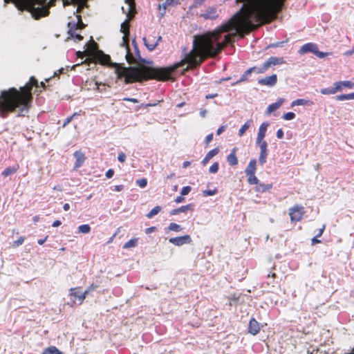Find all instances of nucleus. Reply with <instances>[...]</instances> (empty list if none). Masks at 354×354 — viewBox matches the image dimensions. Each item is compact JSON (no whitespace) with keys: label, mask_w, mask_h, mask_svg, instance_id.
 Masks as SVG:
<instances>
[{"label":"nucleus","mask_w":354,"mask_h":354,"mask_svg":"<svg viewBox=\"0 0 354 354\" xmlns=\"http://www.w3.org/2000/svg\"><path fill=\"white\" fill-rule=\"evenodd\" d=\"M272 187V184H264V183H259L257 186L255 187V192L263 193V192H268Z\"/></svg>","instance_id":"obj_23"},{"label":"nucleus","mask_w":354,"mask_h":354,"mask_svg":"<svg viewBox=\"0 0 354 354\" xmlns=\"http://www.w3.org/2000/svg\"><path fill=\"white\" fill-rule=\"evenodd\" d=\"M22 104V87L19 91L15 88L4 90L0 95V115L6 117L8 112L14 111L16 108Z\"/></svg>","instance_id":"obj_3"},{"label":"nucleus","mask_w":354,"mask_h":354,"mask_svg":"<svg viewBox=\"0 0 354 354\" xmlns=\"http://www.w3.org/2000/svg\"><path fill=\"white\" fill-rule=\"evenodd\" d=\"M73 120V119L71 116L66 118L62 124V127H66Z\"/></svg>","instance_id":"obj_51"},{"label":"nucleus","mask_w":354,"mask_h":354,"mask_svg":"<svg viewBox=\"0 0 354 354\" xmlns=\"http://www.w3.org/2000/svg\"><path fill=\"white\" fill-rule=\"evenodd\" d=\"M283 43H284L283 41L277 42V43L271 44L270 46L271 47H280V46H283Z\"/></svg>","instance_id":"obj_57"},{"label":"nucleus","mask_w":354,"mask_h":354,"mask_svg":"<svg viewBox=\"0 0 354 354\" xmlns=\"http://www.w3.org/2000/svg\"><path fill=\"white\" fill-rule=\"evenodd\" d=\"M126 3H127V6H128L127 17L129 18H131L133 17V13L135 10L134 2L133 0H126Z\"/></svg>","instance_id":"obj_26"},{"label":"nucleus","mask_w":354,"mask_h":354,"mask_svg":"<svg viewBox=\"0 0 354 354\" xmlns=\"http://www.w3.org/2000/svg\"><path fill=\"white\" fill-rule=\"evenodd\" d=\"M45 88V84L43 82L40 84L34 77H30L29 82L24 86V111L30 106V102L32 100V91L36 92L39 87Z\"/></svg>","instance_id":"obj_4"},{"label":"nucleus","mask_w":354,"mask_h":354,"mask_svg":"<svg viewBox=\"0 0 354 354\" xmlns=\"http://www.w3.org/2000/svg\"><path fill=\"white\" fill-rule=\"evenodd\" d=\"M226 125H222L216 131V134L220 135L226 129Z\"/></svg>","instance_id":"obj_52"},{"label":"nucleus","mask_w":354,"mask_h":354,"mask_svg":"<svg viewBox=\"0 0 354 354\" xmlns=\"http://www.w3.org/2000/svg\"><path fill=\"white\" fill-rule=\"evenodd\" d=\"M268 69V68L267 66H266V64L264 62L263 64L261 66L256 67V71L254 72L257 73H263Z\"/></svg>","instance_id":"obj_44"},{"label":"nucleus","mask_w":354,"mask_h":354,"mask_svg":"<svg viewBox=\"0 0 354 354\" xmlns=\"http://www.w3.org/2000/svg\"><path fill=\"white\" fill-rule=\"evenodd\" d=\"M268 126V122H263L261 124L258 130L256 140H264Z\"/></svg>","instance_id":"obj_16"},{"label":"nucleus","mask_w":354,"mask_h":354,"mask_svg":"<svg viewBox=\"0 0 354 354\" xmlns=\"http://www.w3.org/2000/svg\"><path fill=\"white\" fill-rule=\"evenodd\" d=\"M277 81V75L274 74L270 76L266 77L264 78L258 80V83L262 85H266L272 86L276 84Z\"/></svg>","instance_id":"obj_12"},{"label":"nucleus","mask_w":354,"mask_h":354,"mask_svg":"<svg viewBox=\"0 0 354 354\" xmlns=\"http://www.w3.org/2000/svg\"><path fill=\"white\" fill-rule=\"evenodd\" d=\"M312 53L317 56L319 58H324L328 55L327 53H323L319 50L318 46L314 43H307L303 45L299 50V53L301 55Z\"/></svg>","instance_id":"obj_7"},{"label":"nucleus","mask_w":354,"mask_h":354,"mask_svg":"<svg viewBox=\"0 0 354 354\" xmlns=\"http://www.w3.org/2000/svg\"><path fill=\"white\" fill-rule=\"evenodd\" d=\"M295 114L293 112H288L284 113L282 118L285 120H292L295 118Z\"/></svg>","instance_id":"obj_38"},{"label":"nucleus","mask_w":354,"mask_h":354,"mask_svg":"<svg viewBox=\"0 0 354 354\" xmlns=\"http://www.w3.org/2000/svg\"><path fill=\"white\" fill-rule=\"evenodd\" d=\"M320 93L323 95H332L334 94L333 88H324L320 90Z\"/></svg>","instance_id":"obj_42"},{"label":"nucleus","mask_w":354,"mask_h":354,"mask_svg":"<svg viewBox=\"0 0 354 354\" xmlns=\"http://www.w3.org/2000/svg\"><path fill=\"white\" fill-rule=\"evenodd\" d=\"M326 225H324L322 228L319 229L318 234H317V236H321L325 230Z\"/></svg>","instance_id":"obj_58"},{"label":"nucleus","mask_w":354,"mask_h":354,"mask_svg":"<svg viewBox=\"0 0 354 354\" xmlns=\"http://www.w3.org/2000/svg\"><path fill=\"white\" fill-rule=\"evenodd\" d=\"M336 100L338 101L354 100V93L338 95L336 96Z\"/></svg>","instance_id":"obj_28"},{"label":"nucleus","mask_w":354,"mask_h":354,"mask_svg":"<svg viewBox=\"0 0 354 354\" xmlns=\"http://www.w3.org/2000/svg\"><path fill=\"white\" fill-rule=\"evenodd\" d=\"M190 165H191V162H190V161H185V162H183V168H187V167H189Z\"/></svg>","instance_id":"obj_64"},{"label":"nucleus","mask_w":354,"mask_h":354,"mask_svg":"<svg viewBox=\"0 0 354 354\" xmlns=\"http://www.w3.org/2000/svg\"><path fill=\"white\" fill-rule=\"evenodd\" d=\"M256 144L260 148L259 162L261 165H263L267 161L268 143L265 140H256Z\"/></svg>","instance_id":"obj_9"},{"label":"nucleus","mask_w":354,"mask_h":354,"mask_svg":"<svg viewBox=\"0 0 354 354\" xmlns=\"http://www.w3.org/2000/svg\"><path fill=\"white\" fill-rule=\"evenodd\" d=\"M161 39V37L159 36L158 38L157 39L156 41H152V42H149V39H147L146 38H143V40H144V42H145V44L146 46V47L149 50H153L156 48V47L157 46L158 44V41Z\"/></svg>","instance_id":"obj_25"},{"label":"nucleus","mask_w":354,"mask_h":354,"mask_svg":"<svg viewBox=\"0 0 354 354\" xmlns=\"http://www.w3.org/2000/svg\"><path fill=\"white\" fill-rule=\"evenodd\" d=\"M237 150V147H234L227 156V161L231 166H235L238 164V159L236 155Z\"/></svg>","instance_id":"obj_15"},{"label":"nucleus","mask_w":354,"mask_h":354,"mask_svg":"<svg viewBox=\"0 0 354 354\" xmlns=\"http://www.w3.org/2000/svg\"><path fill=\"white\" fill-rule=\"evenodd\" d=\"M252 123L253 122L252 120H248L239 130V136H243L245 131L252 126Z\"/></svg>","instance_id":"obj_24"},{"label":"nucleus","mask_w":354,"mask_h":354,"mask_svg":"<svg viewBox=\"0 0 354 354\" xmlns=\"http://www.w3.org/2000/svg\"><path fill=\"white\" fill-rule=\"evenodd\" d=\"M284 0H236L241 8L227 22L214 30H252L271 21Z\"/></svg>","instance_id":"obj_1"},{"label":"nucleus","mask_w":354,"mask_h":354,"mask_svg":"<svg viewBox=\"0 0 354 354\" xmlns=\"http://www.w3.org/2000/svg\"><path fill=\"white\" fill-rule=\"evenodd\" d=\"M219 152V149L216 147L212 150H210L205 156V158L201 161L203 165H205L214 156L217 155Z\"/></svg>","instance_id":"obj_21"},{"label":"nucleus","mask_w":354,"mask_h":354,"mask_svg":"<svg viewBox=\"0 0 354 354\" xmlns=\"http://www.w3.org/2000/svg\"><path fill=\"white\" fill-rule=\"evenodd\" d=\"M313 104V102L310 101L306 99H297L295 100H293L291 102V107H294L296 106H304V105H308L311 106Z\"/></svg>","instance_id":"obj_22"},{"label":"nucleus","mask_w":354,"mask_h":354,"mask_svg":"<svg viewBox=\"0 0 354 354\" xmlns=\"http://www.w3.org/2000/svg\"><path fill=\"white\" fill-rule=\"evenodd\" d=\"M120 30L124 34V35L122 37V41L120 44V46L122 48H123L124 51H125V53H126L125 54V57H126L127 61L129 64H132V63L134 62L135 59H134L133 56L132 55V54H131L130 52H129V22H128V20H126L124 22H123L121 24Z\"/></svg>","instance_id":"obj_5"},{"label":"nucleus","mask_w":354,"mask_h":354,"mask_svg":"<svg viewBox=\"0 0 354 354\" xmlns=\"http://www.w3.org/2000/svg\"><path fill=\"white\" fill-rule=\"evenodd\" d=\"M69 296L73 304L76 302L82 304L86 298L84 292L80 291V288H71L69 290Z\"/></svg>","instance_id":"obj_10"},{"label":"nucleus","mask_w":354,"mask_h":354,"mask_svg":"<svg viewBox=\"0 0 354 354\" xmlns=\"http://www.w3.org/2000/svg\"><path fill=\"white\" fill-rule=\"evenodd\" d=\"M126 154L124 153V152H119L118 153V160L120 162H125L126 160Z\"/></svg>","instance_id":"obj_47"},{"label":"nucleus","mask_w":354,"mask_h":354,"mask_svg":"<svg viewBox=\"0 0 354 354\" xmlns=\"http://www.w3.org/2000/svg\"><path fill=\"white\" fill-rule=\"evenodd\" d=\"M161 209V207L160 206H156L154 207L147 214V216L149 218H151L155 215H156Z\"/></svg>","instance_id":"obj_34"},{"label":"nucleus","mask_w":354,"mask_h":354,"mask_svg":"<svg viewBox=\"0 0 354 354\" xmlns=\"http://www.w3.org/2000/svg\"><path fill=\"white\" fill-rule=\"evenodd\" d=\"M56 0H24V10H27L32 17L38 19L48 15V9ZM64 6L71 3L77 5V12H80L86 0H62Z\"/></svg>","instance_id":"obj_2"},{"label":"nucleus","mask_w":354,"mask_h":354,"mask_svg":"<svg viewBox=\"0 0 354 354\" xmlns=\"http://www.w3.org/2000/svg\"><path fill=\"white\" fill-rule=\"evenodd\" d=\"M169 241L174 245L180 247L183 245L192 243V239L190 235L185 234L184 236L170 238Z\"/></svg>","instance_id":"obj_11"},{"label":"nucleus","mask_w":354,"mask_h":354,"mask_svg":"<svg viewBox=\"0 0 354 354\" xmlns=\"http://www.w3.org/2000/svg\"><path fill=\"white\" fill-rule=\"evenodd\" d=\"M317 237L318 236H316L315 237H313L312 239L311 242H312L313 245H315V244L320 243V240L317 239Z\"/></svg>","instance_id":"obj_60"},{"label":"nucleus","mask_w":354,"mask_h":354,"mask_svg":"<svg viewBox=\"0 0 354 354\" xmlns=\"http://www.w3.org/2000/svg\"><path fill=\"white\" fill-rule=\"evenodd\" d=\"M285 100L282 97H280L277 100V101L274 103L270 104L266 110V114L270 115L271 113L278 109L284 102Z\"/></svg>","instance_id":"obj_19"},{"label":"nucleus","mask_w":354,"mask_h":354,"mask_svg":"<svg viewBox=\"0 0 354 354\" xmlns=\"http://www.w3.org/2000/svg\"><path fill=\"white\" fill-rule=\"evenodd\" d=\"M218 170V163L214 162L209 169V172L210 174H216Z\"/></svg>","instance_id":"obj_40"},{"label":"nucleus","mask_w":354,"mask_h":354,"mask_svg":"<svg viewBox=\"0 0 354 354\" xmlns=\"http://www.w3.org/2000/svg\"><path fill=\"white\" fill-rule=\"evenodd\" d=\"M341 84V82H336L333 84V89L334 91V94L342 91L343 86Z\"/></svg>","instance_id":"obj_37"},{"label":"nucleus","mask_w":354,"mask_h":354,"mask_svg":"<svg viewBox=\"0 0 354 354\" xmlns=\"http://www.w3.org/2000/svg\"><path fill=\"white\" fill-rule=\"evenodd\" d=\"M74 157L75 158V168L80 167L85 160L84 153L80 151H76L74 153Z\"/></svg>","instance_id":"obj_17"},{"label":"nucleus","mask_w":354,"mask_h":354,"mask_svg":"<svg viewBox=\"0 0 354 354\" xmlns=\"http://www.w3.org/2000/svg\"><path fill=\"white\" fill-rule=\"evenodd\" d=\"M257 170V160L253 158L251 159L245 169V173L246 176L255 174Z\"/></svg>","instance_id":"obj_18"},{"label":"nucleus","mask_w":354,"mask_h":354,"mask_svg":"<svg viewBox=\"0 0 354 354\" xmlns=\"http://www.w3.org/2000/svg\"><path fill=\"white\" fill-rule=\"evenodd\" d=\"M192 187L190 186H185L183 187L180 191V194L182 196H186L189 194V193L191 192Z\"/></svg>","instance_id":"obj_46"},{"label":"nucleus","mask_w":354,"mask_h":354,"mask_svg":"<svg viewBox=\"0 0 354 354\" xmlns=\"http://www.w3.org/2000/svg\"><path fill=\"white\" fill-rule=\"evenodd\" d=\"M98 59L102 64H106L109 62L110 57L106 55L100 53L98 54Z\"/></svg>","instance_id":"obj_35"},{"label":"nucleus","mask_w":354,"mask_h":354,"mask_svg":"<svg viewBox=\"0 0 354 354\" xmlns=\"http://www.w3.org/2000/svg\"><path fill=\"white\" fill-rule=\"evenodd\" d=\"M213 139V134L210 133L208 134L205 138V142L207 145H208Z\"/></svg>","instance_id":"obj_53"},{"label":"nucleus","mask_w":354,"mask_h":354,"mask_svg":"<svg viewBox=\"0 0 354 354\" xmlns=\"http://www.w3.org/2000/svg\"><path fill=\"white\" fill-rule=\"evenodd\" d=\"M185 201V198L183 197V196H178L176 198L175 202L176 203H180Z\"/></svg>","instance_id":"obj_55"},{"label":"nucleus","mask_w":354,"mask_h":354,"mask_svg":"<svg viewBox=\"0 0 354 354\" xmlns=\"http://www.w3.org/2000/svg\"><path fill=\"white\" fill-rule=\"evenodd\" d=\"M188 210L193 211L194 210V205L193 204H188L186 205H183L178 208L172 209L170 212L171 215H176L181 212H185Z\"/></svg>","instance_id":"obj_20"},{"label":"nucleus","mask_w":354,"mask_h":354,"mask_svg":"<svg viewBox=\"0 0 354 354\" xmlns=\"http://www.w3.org/2000/svg\"><path fill=\"white\" fill-rule=\"evenodd\" d=\"M19 167H15V166H13V167H9L8 168H6V169H4V171L2 172V175L5 177L6 176H10L13 174H15L17 170L18 169Z\"/></svg>","instance_id":"obj_30"},{"label":"nucleus","mask_w":354,"mask_h":354,"mask_svg":"<svg viewBox=\"0 0 354 354\" xmlns=\"http://www.w3.org/2000/svg\"><path fill=\"white\" fill-rule=\"evenodd\" d=\"M42 354H62V353L55 346H53L45 348Z\"/></svg>","instance_id":"obj_27"},{"label":"nucleus","mask_w":354,"mask_h":354,"mask_svg":"<svg viewBox=\"0 0 354 354\" xmlns=\"http://www.w3.org/2000/svg\"><path fill=\"white\" fill-rule=\"evenodd\" d=\"M155 230V227H148L146 229V233L147 234H149V233H151L152 232H153Z\"/></svg>","instance_id":"obj_63"},{"label":"nucleus","mask_w":354,"mask_h":354,"mask_svg":"<svg viewBox=\"0 0 354 354\" xmlns=\"http://www.w3.org/2000/svg\"><path fill=\"white\" fill-rule=\"evenodd\" d=\"M138 238H133V239H130L129 241H127V243H125L124 244L123 248L129 249V248L136 247L138 244Z\"/></svg>","instance_id":"obj_29"},{"label":"nucleus","mask_w":354,"mask_h":354,"mask_svg":"<svg viewBox=\"0 0 354 354\" xmlns=\"http://www.w3.org/2000/svg\"><path fill=\"white\" fill-rule=\"evenodd\" d=\"M259 330L260 326L259 322L254 318H252L249 322L248 332L255 335L259 333Z\"/></svg>","instance_id":"obj_13"},{"label":"nucleus","mask_w":354,"mask_h":354,"mask_svg":"<svg viewBox=\"0 0 354 354\" xmlns=\"http://www.w3.org/2000/svg\"><path fill=\"white\" fill-rule=\"evenodd\" d=\"M136 184L141 188H144L147 185V180L146 178H140L136 180Z\"/></svg>","instance_id":"obj_41"},{"label":"nucleus","mask_w":354,"mask_h":354,"mask_svg":"<svg viewBox=\"0 0 354 354\" xmlns=\"http://www.w3.org/2000/svg\"><path fill=\"white\" fill-rule=\"evenodd\" d=\"M124 100L134 102V103L138 102V100L136 98L124 97Z\"/></svg>","instance_id":"obj_59"},{"label":"nucleus","mask_w":354,"mask_h":354,"mask_svg":"<svg viewBox=\"0 0 354 354\" xmlns=\"http://www.w3.org/2000/svg\"><path fill=\"white\" fill-rule=\"evenodd\" d=\"M247 176H248V183L250 185H258L259 184V180L257 178V177L255 176V174L249 175Z\"/></svg>","instance_id":"obj_33"},{"label":"nucleus","mask_w":354,"mask_h":354,"mask_svg":"<svg viewBox=\"0 0 354 354\" xmlns=\"http://www.w3.org/2000/svg\"><path fill=\"white\" fill-rule=\"evenodd\" d=\"M124 189V186L122 185H115L114 186L113 190L115 192H120Z\"/></svg>","instance_id":"obj_56"},{"label":"nucleus","mask_w":354,"mask_h":354,"mask_svg":"<svg viewBox=\"0 0 354 354\" xmlns=\"http://www.w3.org/2000/svg\"><path fill=\"white\" fill-rule=\"evenodd\" d=\"M113 174H114V171L112 169H109V170L106 171L105 176L108 178H111L113 177Z\"/></svg>","instance_id":"obj_48"},{"label":"nucleus","mask_w":354,"mask_h":354,"mask_svg":"<svg viewBox=\"0 0 354 354\" xmlns=\"http://www.w3.org/2000/svg\"><path fill=\"white\" fill-rule=\"evenodd\" d=\"M353 53H354V47L351 50L345 52L344 55L346 56H350Z\"/></svg>","instance_id":"obj_62"},{"label":"nucleus","mask_w":354,"mask_h":354,"mask_svg":"<svg viewBox=\"0 0 354 354\" xmlns=\"http://www.w3.org/2000/svg\"><path fill=\"white\" fill-rule=\"evenodd\" d=\"M77 21H69L68 23L69 37L72 38L75 41H79L82 39V36L77 31L84 27V24L82 21L81 17L76 15Z\"/></svg>","instance_id":"obj_6"},{"label":"nucleus","mask_w":354,"mask_h":354,"mask_svg":"<svg viewBox=\"0 0 354 354\" xmlns=\"http://www.w3.org/2000/svg\"><path fill=\"white\" fill-rule=\"evenodd\" d=\"M341 84L343 87H346L348 88H354V82L351 81H341Z\"/></svg>","instance_id":"obj_45"},{"label":"nucleus","mask_w":354,"mask_h":354,"mask_svg":"<svg viewBox=\"0 0 354 354\" xmlns=\"http://www.w3.org/2000/svg\"><path fill=\"white\" fill-rule=\"evenodd\" d=\"M97 285H95L93 283L87 287V288L84 292L85 296L86 297V295H88L90 292L94 291L97 288Z\"/></svg>","instance_id":"obj_43"},{"label":"nucleus","mask_w":354,"mask_h":354,"mask_svg":"<svg viewBox=\"0 0 354 354\" xmlns=\"http://www.w3.org/2000/svg\"><path fill=\"white\" fill-rule=\"evenodd\" d=\"M61 225V221L59 220H56L53 223L52 226L54 227H58Z\"/></svg>","instance_id":"obj_61"},{"label":"nucleus","mask_w":354,"mask_h":354,"mask_svg":"<svg viewBox=\"0 0 354 354\" xmlns=\"http://www.w3.org/2000/svg\"><path fill=\"white\" fill-rule=\"evenodd\" d=\"M167 230L168 231H174L176 232H180L183 230V228L180 225L176 223H171L169 225V226L167 227Z\"/></svg>","instance_id":"obj_31"},{"label":"nucleus","mask_w":354,"mask_h":354,"mask_svg":"<svg viewBox=\"0 0 354 354\" xmlns=\"http://www.w3.org/2000/svg\"><path fill=\"white\" fill-rule=\"evenodd\" d=\"M277 137L279 139H281L283 137V131L281 129H279L277 131Z\"/></svg>","instance_id":"obj_54"},{"label":"nucleus","mask_w":354,"mask_h":354,"mask_svg":"<svg viewBox=\"0 0 354 354\" xmlns=\"http://www.w3.org/2000/svg\"><path fill=\"white\" fill-rule=\"evenodd\" d=\"M6 3L11 1L15 4V6L19 10L22 11V0H5Z\"/></svg>","instance_id":"obj_36"},{"label":"nucleus","mask_w":354,"mask_h":354,"mask_svg":"<svg viewBox=\"0 0 354 354\" xmlns=\"http://www.w3.org/2000/svg\"><path fill=\"white\" fill-rule=\"evenodd\" d=\"M247 79H248V77H246L244 74H243V75L241 76L240 79H239V80H237L235 83L232 84V86H234V85H235V84H238V83H240V82H244V81H245Z\"/></svg>","instance_id":"obj_50"},{"label":"nucleus","mask_w":354,"mask_h":354,"mask_svg":"<svg viewBox=\"0 0 354 354\" xmlns=\"http://www.w3.org/2000/svg\"><path fill=\"white\" fill-rule=\"evenodd\" d=\"M256 71V67H251L250 68H248L243 74L246 76V77H248L253 71Z\"/></svg>","instance_id":"obj_49"},{"label":"nucleus","mask_w":354,"mask_h":354,"mask_svg":"<svg viewBox=\"0 0 354 354\" xmlns=\"http://www.w3.org/2000/svg\"><path fill=\"white\" fill-rule=\"evenodd\" d=\"M91 232V227L88 224L81 225L78 227V232L88 234Z\"/></svg>","instance_id":"obj_32"},{"label":"nucleus","mask_w":354,"mask_h":354,"mask_svg":"<svg viewBox=\"0 0 354 354\" xmlns=\"http://www.w3.org/2000/svg\"><path fill=\"white\" fill-rule=\"evenodd\" d=\"M217 192H218V190L216 188L212 189V190H211V189H206V190L203 191V195L204 196H214Z\"/></svg>","instance_id":"obj_39"},{"label":"nucleus","mask_w":354,"mask_h":354,"mask_svg":"<svg viewBox=\"0 0 354 354\" xmlns=\"http://www.w3.org/2000/svg\"><path fill=\"white\" fill-rule=\"evenodd\" d=\"M304 214V208L296 205L289 209V215L292 222L300 221Z\"/></svg>","instance_id":"obj_8"},{"label":"nucleus","mask_w":354,"mask_h":354,"mask_svg":"<svg viewBox=\"0 0 354 354\" xmlns=\"http://www.w3.org/2000/svg\"><path fill=\"white\" fill-rule=\"evenodd\" d=\"M265 64H266V66H267L269 68L272 66H276V65L285 64V60L283 57H270L265 62Z\"/></svg>","instance_id":"obj_14"}]
</instances>
